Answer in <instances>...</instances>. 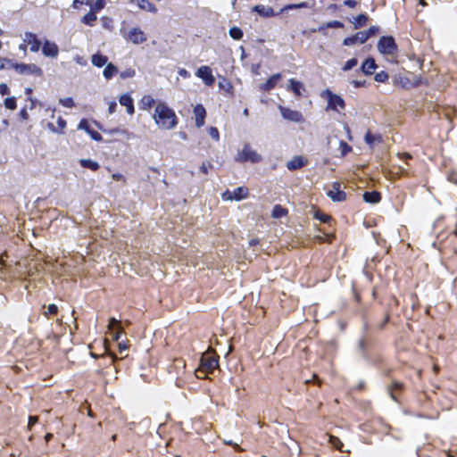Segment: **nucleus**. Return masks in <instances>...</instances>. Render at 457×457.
Instances as JSON below:
<instances>
[{
    "label": "nucleus",
    "mask_w": 457,
    "mask_h": 457,
    "mask_svg": "<svg viewBox=\"0 0 457 457\" xmlns=\"http://www.w3.org/2000/svg\"><path fill=\"white\" fill-rule=\"evenodd\" d=\"M60 103L62 104V105L67 108H71L72 106H74V101L71 97L62 98L60 99Z\"/></svg>",
    "instance_id": "nucleus-44"
},
{
    "label": "nucleus",
    "mask_w": 457,
    "mask_h": 457,
    "mask_svg": "<svg viewBox=\"0 0 457 457\" xmlns=\"http://www.w3.org/2000/svg\"><path fill=\"white\" fill-rule=\"evenodd\" d=\"M253 12H257L263 17H272L275 15L273 9L270 6L258 4L253 7Z\"/></svg>",
    "instance_id": "nucleus-19"
},
{
    "label": "nucleus",
    "mask_w": 457,
    "mask_h": 457,
    "mask_svg": "<svg viewBox=\"0 0 457 457\" xmlns=\"http://www.w3.org/2000/svg\"><path fill=\"white\" fill-rule=\"evenodd\" d=\"M328 196L334 202H344L346 199V194L341 190L339 182H334L331 188L327 192Z\"/></svg>",
    "instance_id": "nucleus-8"
},
{
    "label": "nucleus",
    "mask_w": 457,
    "mask_h": 457,
    "mask_svg": "<svg viewBox=\"0 0 457 457\" xmlns=\"http://www.w3.org/2000/svg\"><path fill=\"white\" fill-rule=\"evenodd\" d=\"M403 385L399 382H393L392 386H391V388L389 389V394H390V396L392 399H394L395 401H396V395L394 393V391L395 390H400L402 388Z\"/></svg>",
    "instance_id": "nucleus-37"
},
{
    "label": "nucleus",
    "mask_w": 457,
    "mask_h": 457,
    "mask_svg": "<svg viewBox=\"0 0 457 457\" xmlns=\"http://www.w3.org/2000/svg\"><path fill=\"white\" fill-rule=\"evenodd\" d=\"M219 87H220V88L223 89L224 91H226L228 93H230L232 88H233V87L230 84V82L228 81L225 78H222L219 81Z\"/></svg>",
    "instance_id": "nucleus-34"
},
{
    "label": "nucleus",
    "mask_w": 457,
    "mask_h": 457,
    "mask_svg": "<svg viewBox=\"0 0 457 457\" xmlns=\"http://www.w3.org/2000/svg\"><path fill=\"white\" fill-rule=\"evenodd\" d=\"M194 115L195 119V126L201 128L204 124L206 117L205 108L202 104H196L194 108Z\"/></svg>",
    "instance_id": "nucleus-12"
},
{
    "label": "nucleus",
    "mask_w": 457,
    "mask_h": 457,
    "mask_svg": "<svg viewBox=\"0 0 457 457\" xmlns=\"http://www.w3.org/2000/svg\"><path fill=\"white\" fill-rule=\"evenodd\" d=\"M288 89H290L296 96H301L302 90H303V85L302 82L297 81L295 79H290Z\"/></svg>",
    "instance_id": "nucleus-20"
},
{
    "label": "nucleus",
    "mask_w": 457,
    "mask_h": 457,
    "mask_svg": "<svg viewBox=\"0 0 457 457\" xmlns=\"http://www.w3.org/2000/svg\"><path fill=\"white\" fill-rule=\"evenodd\" d=\"M209 135L215 140H219L220 133L217 128L211 127L209 129Z\"/></svg>",
    "instance_id": "nucleus-47"
},
{
    "label": "nucleus",
    "mask_w": 457,
    "mask_h": 457,
    "mask_svg": "<svg viewBox=\"0 0 457 457\" xmlns=\"http://www.w3.org/2000/svg\"><path fill=\"white\" fill-rule=\"evenodd\" d=\"M329 444L336 449L339 450L340 452H345L343 450L344 444L341 442V440L335 436H329L328 439Z\"/></svg>",
    "instance_id": "nucleus-30"
},
{
    "label": "nucleus",
    "mask_w": 457,
    "mask_h": 457,
    "mask_svg": "<svg viewBox=\"0 0 457 457\" xmlns=\"http://www.w3.org/2000/svg\"><path fill=\"white\" fill-rule=\"evenodd\" d=\"M344 4L350 7V8H353L356 6L357 4V2L355 0H345L344 2Z\"/></svg>",
    "instance_id": "nucleus-58"
},
{
    "label": "nucleus",
    "mask_w": 457,
    "mask_h": 457,
    "mask_svg": "<svg viewBox=\"0 0 457 457\" xmlns=\"http://www.w3.org/2000/svg\"><path fill=\"white\" fill-rule=\"evenodd\" d=\"M137 4L143 11H146L152 13H155L157 12L155 5L150 3L148 0H137Z\"/></svg>",
    "instance_id": "nucleus-21"
},
{
    "label": "nucleus",
    "mask_w": 457,
    "mask_h": 457,
    "mask_svg": "<svg viewBox=\"0 0 457 457\" xmlns=\"http://www.w3.org/2000/svg\"><path fill=\"white\" fill-rule=\"evenodd\" d=\"M91 5L92 12H99L105 6V0H96L93 4Z\"/></svg>",
    "instance_id": "nucleus-36"
},
{
    "label": "nucleus",
    "mask_w": 457,
    "mask_h": 457,
    "mask_svg": "<svg viewBox=\"0 0 457 457\" xmlns=\"http://www.w3.org/2000/svg\"><path fill=\"white\" fill-rule=\"evenodd\" d=\"M135 70L133 69H126L125 71H121L120 76L121 79H129V78H132L135 76Z\"/></svg>",
    "instance_id": "nucleus-43"
},
{
    "label": "nucleus",
    "mask_w": 457,
    "mask_h": 457,
    "mask_svg": "<svg viewBox=\"0 0 457 457\" xmlns=\"http://www.w3.org/2000/svg\"><path fill=\"white\" fill-rule=\"evenodd\" d=\"M126 38L135 45L143 44L144 42H145L147 40L146 35L139 28L131 29L128 32Z\"/></svg>",
    "instance_id": "nucleus-10"
},
{
    "label": "nucleus",
    "mask_w": 457,
    "mask_h": 457,
    "mask_svg": "<svg viewBox=\"0 0 457 457\" xmlns=\"http://www.w3.org/2000/svg\"><path fill=\"white\" fill-rule=\"evenodd\" d=\"M117 72V67L112 63H108L104 70V76L106 79H111Z\"/></svg>",
    "instance_id": "nucleus-25"
},
{
    "label": "nucleus",
    "mask_w": 457,
    "mask_h": 457,
    "mask_svg": "<svg viewBox=\"0 0 457 457\" xmlns=\"http://www.w3.org/2000/svg\"><path fill=\"white\" fill-rule=\"evenodd\" d=\"M119 102L121 105L126 107V111L129 114L135 112L134 102L132 97L129 94H123L120 96Z\"/></svg>",
    "instance_id": "nucleus-16"
},
{
    "label": "nucleus",
    "mask_w": 457,
    "mask_h": 457,
    "mask_svg": "<svg viewBox=\"0 0 457 457\" xmlns=\"http://www.w3.org/2000/svg\"><path fill=\"white\" fill-rule=\"evenodd\" d=\"M353 84L355 87H360L364 86L365 81L353 80Z\"/></svg>",
    "instance_id": "nucleus-64"
},
{
    "label": "nucleus",
    "mask_w": 457,
    "mask_h": 457,
    "mask_svg": "<svg viewBox=\"0 0 457 457\" xmlns=\"http://www.w3.org/2000/svg\"><path fill=\"white\" fill-rule=\"evenodd\" d=\"M222 199H223V200H225V201H231V200H234V197H233V192H232V191H229V190L225 191V192L222 194Z\"/></svg>",
    "instance_id": "nucleus-54"
},
{
    "label": "nucleus",
    "mask_w": 457,
    "mask_h": 457,
    "mask_svg": "<svg viewBox=\"0 0 457 457\" xmlns=\"http://www.w3.org/2000/svg\"><path fill=\"white\" fill-rule=\"evenodd\" d=\"M9 93H10V91H9V87H7V85L4 83L0 84V94L4 96V95H8Z\"/></svg>",
    "instance_id": "nucleus-56"
},
{
    "label": "nucleus",
    "mask_w": 457,
    "mask_h": 457,
    "mask_svg": "<svg viewBox=\"0 0 457 457\" xmlns=\"http://www.w3.org/2000/svg\"><path fill=\"white\" fill-rule=\"evenodd\" d=\"M321 96L327 98L328 100L327 109L339 112L338 108L344 110L345 107L344 99L340 96L334 94L329 89L323 91Z\"/></svg>",
    "instance_id": "nucleus-4"
},
{
    "label": "nucleus",
    "mask_w": 457,
    "mask_h": 457,
    "mask_svg": "<svg viewBox=\"0 0 457 457\" xmlns=\"http://www.w3.org/2000/svg\"><path fill=\"white\" fill-rule=\"evenodd\" d=\"M218 360L210 353H204L200 360V369L195 370V376L201 378L199 373L212 372L218 367Z\"/></svg>",
    "instance_id": "nucleus-3"
},
{
    "label": "nucleus",
    "mask_w": 457,
    "mask_h": 457,
    "mask_svg": "<svg viewBox=\"0 0 457 457\" xmlns=\"http://www.w3.org/2000/svg\"><path fill=\"white\" fill-rule=\"evenodd\" d=\"M109 328H110V329H114V328H120L121 327L120 325V321L119 320H117L114 318H112L110 320Z\"/></svg>",
    "instance_id": "nucleus-48"
},
{
    "label": "nucleus",
    "mask_w": 457,
    "mask_h": 457,
    "mask_svg": "<svg viewBox=\"0 0 457 457\" xmlns=\"http://www.w3.org/2000/svg\"><path fill=\"white\" fill-rule=\"evenodd\" d=\"M280 79V73H276L272 75L265 83L261 85L260 88L263 91H270L275 87Z\"/></svg>",
    "instance_id": "nucleus-17"
},
{
    "label": "nucleus",
    "mask_w": 457,
    "mask_h": 457,
    "mask_svg": "<svg viewBox=\"0 0 457 457\" xmlns=\"http://www.w3.org/2000/svg\"><path fill=\"white\" fill-rule=\"evenodd\" d=\"M155 104V100L150 96H145L140 101L141 108L144 110L150 109Z\"/></svg>",
    "instance_id": "nucleus-26"
},
{
    "label": "nucleus",
    "mask_w": 457,
    "mask_h": 457,
    "mask_svg": "<svg viewBox=\"0 0 457 457\" xmlns=\"http://www.w3.org/2000/svg\"><path fill=\"white\" fill-rule=\"evenodd\" d=\"M378 28L376 27V26H372L370 27L367 31H365L367 33V36H368V38H370V37L374 36L375 34H377L378 32Z\"/></svg>",
    "instance_id": "nucleus-53"
},
{
    "label": "nucleus",
    "mask_w": 457,
    "mask_h": 457,
    "mask_svg": "<svg viewBox=\"0 0 457 457\" xmlns=\"http://www.w3.org/2000/svg\"><path fill=\"white\" fill-rule=\"evenodd\" d=\"M92 0H73L72 6L74 8H78L79 4H86L87 5L91 4Z\"/></svg>",
    "instance_id": "nucleus-52"
},
{
    "label": "nucleus",
    "mask_w": 457,
    "mask_h": 457,
    "mask_svg": "<svg viewBox=\"0 0 457 457\" xmlns=\"http://www.w3.org/2000/svg\"><path fill=\"white\" fill-rule=\"evenodd\" d=\"M262 160V155L258 154L249 143H245L235 157V161L237 162H250L252 163H257Z\"/></svg>",
    "instance_id": "nucleus-2"
},
{
    "label": "nucleus",
    "mask_w": 457,
    "mask_h": 457,
    "mask_svg": "<svg viewBox=\"0 0 457 457\" xmlns=\"http://www.w3.org/2000/svg\"><path fill=\"white\" fill-rule=\"evenodd\" d=\"M278 109L283 119L299 124L304 122V118L300 112L284 107L282 105H279Z\"/></svg>",
    "instance_id": "nucleus-6"
},
{
    "label": "nucleus",
    "mask_w": 457,
    "mask_h": 457,
    "mask_svg": "<svg viewBox=\"0 0 457 457\" xmlns=\"http://www.w3.org/2000/svg\"><path fill=\"white\" fill-rule=\"evenodd\" d=\"M364 139H365V142L370 145H372V144L377 141V140H379L380 139V137L379 136H376V135H373L371 134L370 132H367L365 137H364Z\"/></svg>",
    "instance_id": "nucleus-38"
},
{
    "label": "nucleus",
    "mask_w": 457,
    "mask_h": 457,
    "mask_svg": "<svg viewBox=\"0 0 457 457\" xmlns=\"http://www.w3.org/2000/svg\"><path fill=\"white\" fill-rule=\"evenodd\" d=\"M108 112L110 114L113 113L116 111L117 104L115 101H112L108 104Z\"/></svg>",
    "instance_id": "nucleus-57"
},
{
    "label": "nucleus",
    "mask_w": 457,
    "mask_h": 457,
    "mask_svg": "<svg viewBox=\"0 0 457 457\" xmlns=\"http://www.w3.org/2000/svg\"><path fill=\"white\" fill-rule=\"evenodd\" d=\"M228 34L235 40H240L244 35L243 30L236 26L229 29Z\"/></svg>",
    "instance_id": "nucleus-28"
},
{
    "label": "nucleus",
    "mask_w": 457,
    "mask_h": 457,
    "mask_svg": "<svg viewBox=\"0 0 457 457\" xmlns=\"http://www.w3.org/2000/svg\"><path fill=\"white\" fill-rule=\"evenodd\" d=\"M363 199L365 202L370 204H378L381 200V196L377 191L365 192L363 194Z\"/></svg>",
    "instance_id": "nucleus-22"
},
{
    "label": "nucleus",
    "mask_w": 457,
    "mask_h": 457,
    "mask_svg": "<svg viewBox=\"0 0 457 457\" xmlns=\"http://www.w3.org/2000/svg\"><path fill=\"white\" fill-rule=\"evenodd\" d=\"M344 24L338 21H328L323 26L320 27L319 31H322L325 28H343Z\"/></svg>",
    "instance_id": "nucleus-35"
},
{
    "label": "nucleus",
    "mask_w": 457,
    "mask_h": 457,
    "mask_svg": "<svg viewBox=\"0 0 457 457\" xmlns=\"http://www.w3.org/2000/svg\"><path fill=\"white\" fill-rule=\"evenodd\" d=\"M78 129L85 130L87 133L90 135L91 138L96 141H101L103 139L100 133L89 128L88 122L86 119H83L79 121L78 125Z\"/></svg>",
    "instance_id": "nucleus-13"
},
{
    "label": "nucleus",
    "mask_w": 457,
    "mask_h": 457,
    "mask_svg": "<svg viewBox=\"0 0 457 457\" xmlns=\"http://www.w3.org/2000/svg\"><path fill=\"white\" fill-rule=\"evenodd\" d=\"M123 332L122 328H117V331L113 334V338L118 341L120 339V334Z\"/></svg>",
    "instance_id": "nucleus-62"
},
{
    "label": "nucleus",
    "mask_w": 457,
    "mask_h": 457,
    "mask_svg": "<svg viewBox=\"0 0 457 457\" xmlns=\"http://www.w3.org/2000/svg\"><path fill=\"white\" fill-rule=\"evenodd\" d=\"M13 70L20 74H33L36 76H42L43 74L42 70L36 64H19L15 62V65H13Z\"/></svg>",
    "instance_id": "nucleus-7"
},
{
    "label": "nucleus",
    "mask_w": 457,
    "mask_h": 457,
    "mask_svg": "<svg viewBox=\"0 0 457 457\" xmlns=\"http://www.w3.org/2000/svg\"><path fill=\"white\" fill-rule=\"evenodd\" d=\"M378 49L383 54L392 55L397 47L392 37H382L378 43Z\"/></svg>",
    "instance_id": "nucleus-5"
},
{
    "label": "nucleus",
    "mask_w": 457,
    "mask_h": 457,
    "mask_svg": "<svg viewBox=\"0 0 457 457\" xmlns=\"http://www.w3.org/2000/svg\"><path fill=\"white\" fill-rule=\"evenodd\" d=\"M58 312V307L54 303H51L47 306V310L45 312V315L48 317L49 315H55Z\"/></svg>",
    "instance_id": "nucleus-41"
},
{
    "label": "nucleus",
    "mask_w": 457,
    "mask_h": 457,
    "mask_svg": "<svg viewBox=\"0 0 457 457\" xmlns=\"http://www.w3.org/2000/svg\"><path fill=\"white\" fill-rule=\"evenodd\" d=\"M15 62L8 58H0V70L13 69Z\"/></svg>",
    "instance_id": "nucleus-32"
},
{
    "label": "nucleus",
    "mask_w": 457,
    "mask_h": 457,
    "mask_svg": "<svg viewBox=\"0 0 457 457\" xmlns=\"http://www.w3.org/2000/svg\"><path fill=\"white\" fill-rule=\"evenodd\" d=\"M212 167L211 164L207 165L206 163H203L201 166H200V171H202L203 173L204 174H207L208 173V167Z\"/></svg>",
    "instance_id": "nucleus-61"
},
{
    "label": "nucleus",
    "mask_w": 457,
    "mask_h": 457,
    "mask_svg": "<svg viewBox=\"0 0 457 457\" xmlns=\"http://www.w3.org/2000/svg\"><path fill=\"white\" fill-rule=\"evenodd\" d=\"M91 61L93 65L96 67H103L107 64L108 58L101 54H93Z\"/></svg>",
    "instance_id": "nucleus-23"
},
{
    "label": "nucleus",
    "mask_w": 457,
    "mask_h": 457,
    "mask_svg": "<svg viewBox=\"0 0 457 457\" xmlns=\"http://www.w3.org/2000/svg\"><path fill=\"white\" fill-rule=\"evenodd\" d=\"M4 106L9 110L16 109V99L15 97H8L4 100Z\"/></svg>",
    "instance_id": "nucleus-39"
},
{
    "label": "nucleus",
    "mask_w": 457,
    "mask_h": 457,
    "mask_svg": "<svg viewBox=\"0 0 457 457\" xmlns=\"http://www.w3.org/2000/svg\"><path fill=\"white\" fill-rule=\"evenodd\" d=\"M287 214V210L280 205H275L272 210V217L282 218Z\"/></svg>",
    "instance_id": "nucleus-31"
},
{
    "label": "nucleus",
    "mask_w": 457,
    "mask_h": 457,
    "mask_svg": "<svg viewBox=\"0 0 457 457\" xmlns=\"http://www.w3.org/2000/svg\"><path fill=\"white\" fill-rule=\"evenodd\" d=\"M174 367L178 370L185 369L186 363L182 359H176L174 360Z\"/></svg>",
    "instance_id": "nucleus-51"
},
{
    "label": "nucleus",
    "mask_w": 457,
    "mask_h": 457,
    "mask_svg": "<svg viewBox=\"0 0 457 457\" xmlns=\"http://www.w3.org/2000/svg\"><path fill=\"white\" fill-rule=\"evenodd\" d=\"M195 75L202 79L206 86H212L215 82V78L212 75V69L207 66L204 65L197 69Z\"/></svg>",
    "instance_id": "nucleus-9"
},
{
    "label": "nucleus",
    "mask_w": 457,
    "mask_h": 457,
    "mask_svg": "<svg viewBox=\"0 0 457 457\" xmlns=\"http://www.w3.org/2000/svg\"><path fill=\"white\" fill-rule=\"evenodd\" d=\"M79 163L83 168H87L94 171L97 170L100 168V165L97 162H95L90 159H80Z\"/></svg>",
    "instance_id": "nucleus-24"
},
{
    "label": "nucleus",
    "mask_w": 457,
    "mask_h": 457,
    "mask_svg": "<svg viewBox=\"0 0 457 457\" xmlns=\"http://www.w3.org/2000/svg\"><path fill=\"white\" fill-rule=\"evenodd\" d=\"M37 422V418L35 416H30L29 418V428H31L33 425H35Z\"/></svg>",
    "instance_id": "nucleus-60"
},
{
    "label": "nucleus",
    "mask_w": 457,
    "mask_h": 457,
    "mask_svg": "<svg viewBox=\"0 0 457 457\" xmlns=\"http://www.w3.org/2000/svg\"><path fill=\"white\" fill-rule=\"evenodd\" d=\"M306 164L307 160L301 155H297L287 162V168L289 170H295L305 166Z\"/></svg>",
    "instance_id": "nucleus-15"
},
{
    "label": "nucleus",
    "mask_w": 457,
    "mask_h": 457,
    "mask_svg": "<svg viewBox=\"0 0 457 457\" xmlns=\"http://www.w3.org/2000/svg\"><path fill=\"white\" fill-rule=\"evenodd\" d=\"M232 192H233L234 200H236V201L244 199L247 195L246 188L242 187H237Z\"/></svg>",
    "instance_id": "nucleus-27"
},
{
    "label": "nucleus",
    "mask_w": 457,
    "mask_h": 457,
    "mask_svg": "<svg viewBox=\"0 0 457 457\" xmlns=\"http://www.w3.org/2000/svg\"><path fill=\"white\" fill-rule=\"evenodd\" d=\"M153 118L162 129H172L178 124L175 112L163 103H159L155 106Z\"/></svg>",
    "instance_id": "nucleus-1"
},
{
    "label": "nucleus",
    "mask_w": 457,
    "mask_h": 457,
    "mask_svg": "<svg viewBox=\"0 0 457 457\" xmlns=\"http://www.w3.org/2000/svg\"><path fill=\"white\" fill-rule=\"evenodd\" d=\"M340 147L342 149V155H345L351 151V147L344 141H340Z\"/></svg>",
    "instance_id": "nucleus-49"
},
{
    "label": "nucleus",
    "mask_w": 457,
    "mask_h": 457,
    "mask_svg": "<svg viewBox=\"0 0 457 457\" xmlns=\"http://www.w3.org/2000/svg\"><path fill=\"white\" fill-rule=\"evenodd\" d=\"M368 21V16L366 14H360L357 17L353 18V23L354 27L357 29L358 27L363 26Z\"/></svg>",
    "instance_id": "nucleus-33"
},
{
    "label": "nucleus",
    "mask_w": 457,
    "mask_h": 457,
    "mask_svg": "<svg viewBox=\"0 0 457 457\" xmlns=\"http://www.w3.org/2000/svg\"><path fill=\"white\" fill-rule=\"evenodd\" d=\"M57 124H58L57 129L59 130V134H63L64 129L66 128V120H63L62 117H59L57 120Z\"/></svg>",
    "instance_id": "nucleus-46"
},
{
    "label": "nucleus",
    "mask_w": 457,
    "mask_h": 457,
    "mask_svg": "<svg viewBox=\"0 0 457 457\" xmlns=\"http://www.w3.org/2000/svg\"><path fill=\"white\" fill-rule=\"evenodd\" d=\"M42 52L44 55L47 57H56L59 53V48L55 43L46 40L42 47Z\"/></svg>",
    "instance_id": "nucleus-14"
},
{
    "label": "nucleus",
    "mask_w": 457,
    "mask_h": 457,
    "mask_svg": "<svg viewBox=\"0 0 457 457\" xmlns=\"http://www.w3.org/2000/svg\"><path fill=\"white\" fill-rule=\"evenodd\" d=\"M357 64H358V60L356 58H352L345 63L343 70L345 71H350L353 67H355Z\"/></svg>",
    "instance_id": "nucleus-40"
},
{
    "label": "nucleus",
    "mask_w": 457,
    "mask_h": 457,
    "mask_svg": "<svg viewBox=\"0 0 457 457\" xmlns=\"http://www.w3.org/2000/svg\"><path fill=\"white\" fill-rule=\"evenodd\" d=\"M47 128L49 130H51L53 133H57L59 134V130L54 127V125L53 123H48L47 124Z\"/></svg>",
    "instance_id": "nucleus-63"
},
{
    "label": "nucleus",
    "mask_w": 457,
    "mask_h": 457,
    "mask_svg": "<svg viewBox=\"0 0 457 457\" xmlns=\"http://www.w3.org/2000/svg\"><path fill=\"white\" fill-rule=\"evenodd\" d=\"M354 36H355L356 42H359L361 44L365 43L369 39L367 33L365 31L358 32Z\"/></svg>",
    "instance_id": "nucleus-42"
},
{
    "label": "nucleus",
    "mask_w": 457,
    "mask_h": 457,
    "mask_svg": "<svg viewBox=\"0 0 457 457\" xmlns=\"http://www.w3.org/2000/svg\"><path fill=\"white\" fill-rule=\"evenodd\" d=\"M316 218H318L320 220H321L322 222H328L329 220L331 219L328 215L327 214H324V213H319L316 215Z\"/></svg>",
    "instance_id": "nucleus-55"
},
{
    "label": "nucleus",
    "mask_w": 457,
    "mask_h": 457,
    "mask_svg": "<svg viewBox=\"0 0 457 457\" xmlns=\"http://www.w3.org/2000/svg\"><path fill=\"white\" fill-rule=\"evenodd\" d=\"M23 41L30 46L31 52L37 53L39 51L41 41L37 37L36 34L32 32H25Z\"/></svg>",
    "instance_id": "nucleus-11"
},
{
    "label": "nucleus",
    "mask_w": 457,
    "mask_h": 457,
    "mask_svg": "<svg viewBox=\"0 0 457 457\" xmlns=\"http://www.w3.org/2000/svg\"><path fill=\"white\" fill-rule=\"evenodd\" d=\"M377 68V64L375 62V60L373 58H368L365 60V62L362 63L361 70V71L366 75H371L374 73L375 70Z\"/></svg>",
    "instance_id": "nucleus-18"
},
{
    "label": "nucleus",
    "mask_w": 457,
    "mask_h": 457,
    "mask_svg": "<svg viewBox=\"0 0 457 457\" xmlns=\"http://www.w3.org/2000/svg\"><path fill=\"white\" fill-rule=\"evenodd\" d=\"M388 79V74L385 71L378 72L375 75V80L378 82H385Z\"/></svg>",
    "instance_id": "nucleus-45"
},
{
    "label": "nucleus",
    "mask_w": 457,
    "mask_h": 457,
    "mask_svg": "<svg viewBox=\"0 0 457 457\" xmlns=\"http://www.w3.org/2000/svg\"><path fill=\"white\" fill-rule=\"evenodd\" d=\"M356 42V39H355V36H353V37H346L344 39L343 41V45L344 46H353L354 45Z\"/></svg>",
    "instance_id": "nucleus-50"
},
{
    "label": "nucleus",
    "mask_w": 457,
    "mask_h": 457,
    "mask_svg": "<svg viewBox=\"0 0 457 457\" xmlns=\"http://www.w3.org/2000/svg\"><path fill=\"white\" fill-rule=\"evenodd\" d=\"M96 21V15L94 12H89L88 13L85 14L81 19V21L88 26H93Z\"/></svg>",
    "instance_id": "nucleus-29"
},
{
    "label": "nucleus",
    "mask_w": 457,
    "mask_h": 457,
    "mask_svg": "<svg viewBox=\"0 0 457 457\" xmlns=\"http://www.w3.org/2000/svg\"><path fill=\"white\" fill-rule=\"evenodd\" d=\"M179 75L183 77V78L190 77V73L187 70H185V69H180L179 71Z\"/></svg>",
    "instance_id": "nucleus-59"
}]
</instances>
